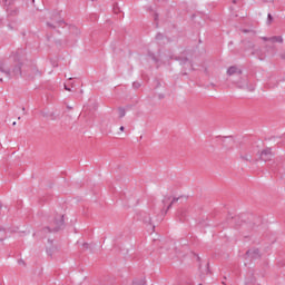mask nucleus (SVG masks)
Instances as JSON below:
<instances>
[{
	"label": "nucleus",
	"mask_w": 285,
	"mask_h": 285,
	"mask_svg": "<svg viewBox=\"0 0 285 285\" xmlns=\"http://www.w3.org/2000/svg\"><path fill=\"white\" fill-rule=\"evenodd\" d=\"M23 55H26V51H23V49H17L14 52L11 53L10 59H12L13 61L11 68H9L11 72V79L12 77L14 79L23 77V68H26V65L23 63V61H21Z\"/></svg>",
	"instance_id": "obj_1"
},
{
	"label": "nucleus",
	"mask_w": 285,
	"mask_h": 285,
	"mask_svg": "<svg viewBox=\"0 0 285 285\" xmlns=\"http://www.w3.org/2000/svg\"><path fill=\"white\" fill-rule=\"evenodd\" d=\"M65 224L66 220L63 219V215H56L49 222V226L42 228L41 233H59V230H61Z\"/></svg>",
	"instance_id": "obj_2"
},
{
	"label": "nucleus",
	"mask_w": 285,
	"mask_h": 285,
	"mask_svg": "<svg viewBox=\"0 0 285 285\" xmlns=\"http://www.w3.org/2000/svg\"><path fill=\"white\" fill-rule=\"evenodd\" d=\"M37 77H41V71H39V68L35 65H26L23 67V79H28L29 81H32V79H37Z\"/></svg>",
	"instance_id": "obj_3"
},
{
	"label": "nucleus",
	"mask_w": 285,
	"mask_h": 285,
	"mask_svg": "<svg viewBox=\"0 0 285 285\" xmlns=\"http://www.w3.org/2000/svg\"><path fill=\"white\" fill-rule=\"evenodd\" d=\"M275 155L273 154V148H266L261 151L259 159L261 161H271Z\"/></svg>",
	"instance_id": "obj_4"
},
{
	"label": "nucleus",
	"mask_w": 285,
	"mask_h": 285,
	"mask_svg": "<svg viewBox=\"0 0 285 285\" xmlns=\"http://www.w3.org/2000/svg\"><path fill=\"white\" fill-rule=\"evenodd\" d=\"M246 259H259L262 254H259V248L248 249L245 254Z\"/></svg>",
	"instance_id": "obj_5"
},
{
	"label": "nucleus",
	"mask_w": 285,
	"mask_h": 285,
	"mask_svg": "<svg viewBox=\"0 0 285 285\" xmlns=\"http://www.w3.org/2000/svg\"><path fill=\"white\" fill-rule=\"evenodd\" d=\"M237 88L240 90H248V92H255V83H249L245 80V82H237Z\"/></svg>",
	"instance_id": "obj_6"
},
{
	"label": "nucleus",
	"mask_w": 285,
	"mask_h": 285,
	"mask_svg": "<svg viewBox=\"0 0 285 285\" xmlns=\"http://www.w3.org/2000/svg\"><path fill=\"white\" fill-rule=\"evenodd\" d=\"M228 77H233V75H238L242 77V69L237 68L236 66H232L227 69Z\"/></svg>",
	"instance_id": "obj_7"
},
{
	"label": "nucleus",
	"mask_w": 285,
	"mask_h": 285,
	"mask_svg": "<svg viewBox=\"0 0 285 285\" xmlns=\"http://www.w3.org/2000/svg\"><path fill=\"white\" fill-rule=\"evenodd\" d=\"M0 72L6 75V77H8V79H11L10 68H6V63L4 62H0Z\"/></svg>",
	"instance_id": "obj_8"
},
{
	"label": "nucleus",
	"mask_w": 285,
	"mask_h": 285,
	"mask_svg": "<svg viewBox=\"0 0 285 285\" xmlns=\"http://www.w3.org/2000/svg\"><path fill=\"white\" fill-rule=\"evenodd\" d=\"M269 41L272 43H284V38H282V36H273L269 37Z\"/></svg>",
	"instance_id": "obj_9"
},
{
	"label": "nucleus",
	"mask_w": 285,
	"mask_h": 285,
	"mask_svg": "<svg viewBox=\"0 0 285 285\" xmlns=\"http://www.w3.org/2000/svg\"><path fill=\"white\" fill-rule=\"evenodd\" d=\"M198 268L200 271V277H204V275H208V273H210V263H206L205 272L202 271V264H199Z\"/></svg>",
	"instance_id": "obj_10"
},
{
	"label": "nucleus",
	"mask_w": 285,
	"mask_h": 285,
	"mask_svg": "<svg viewBox=\"0 0 285 285\" xmlns=\"http://www.w3.org/2000/svg\"><path fill=\"white\" fill-rule=\"evenodd\" d=\"M228 144H229L230 146H233V144H235V140H233L232 137H225V138L223 139V146H225V148H228Z\"/></svg>",
	"instance_id": "obj_11"
},
{
	"label": "nucleus",
	"mask_w": 285,
	"mask_h": 285,
	"mask_svg": "<svg viewBox=\"0 0 285 285\" xmlns=\"http://www.w3.org/2000/svg\"><path fill=\"white\" fill-rule=\"evenodd\" d=\"M144 224H148L149 226H153V218L150 217V214H145L142 217Z\"/></svg>",
	"instance_id": "obj_12"
},
{
	"label": "nucleus",
	"mask_w": 285,
	"mask_h": 285,
	"mask_svg": "<svg viewBox=\"0 0 285 285\" xmlns=\"http://www.w3.org/2000/svg\"><path fill=\"white\" fill-rule=\"evenodd\" d=\"M177 202H179V197H174L170 204L167 206L166 213H168V210H170V208H173V205L177 204Z\"/></svg>",
	"instance_id": "obj_13"
},
{
	"label": "nucleus",
	"mask_w": 285,
	"mask_h": 285,
	"mask_svg": "<svg viewBox=\"0 0 285 285\" xmlns=\"http://www.w3.org/2000/svg\"><path fill=\"white\" fill-rule=\"evenodd\" d=\"M176 61L180 62V66H186V63H188V58L187 57H178L176 58Z\"/></svg>",
	"instance_id": "obj_14"
},
{
	"label": "nucleus",
	"mask_w": 285,
	"mask_h": 285,
	"mask_svg": "<svg viewBox=\"0 0 285 285\" xmlns=\"http://www.w3.org/2000/svg\"><path fill=\"white\" fill-rule=\"evenodd\" d=\"M8 237L7 233H6V228L0 226V242H3V239H6Z\"/></svg>",
	"instance_id": "obj_15"
},
{
	"label": "nucleus",
	"mask_w": 285,
	"mask_h": 285,
	"mask_svg": "<svg viewBox=\"0 0 285 285\" xmlns=\"http://www.w3.org/2000/svg\"><path fill=\"white\" fill-rule=\"evenodd\" d=\"M240 159H243V161H253V156L252 155H240Z\"/></svg>",
	"instance_id": "obj_16"
},
{
	"label": "nucleus",
	"mask_w": 285,
	"mask_h": 285,
	"mask_svg": "<svg viewBox=\"0 0 285 285\" xmlns=\"http://www.w3.org/2000/svg\"><path fill=\"white\" fill-rule=\"evenodd\" d=\"M118 112L120 119H124V117H126V109L124 107H119Z\"/></svg>",
	"instance_id": "obj_17"
},
{
	"label": "nucleus",
	"mask_w": 285,
	"mask_h": 285,
	"mask_svg": "<svg viewBox=\"0 0 285 285\" xmlns=\"http://www.w3.org/2000/svg\"><path fill=\"white\" fill-rule=\"evenodd\" d=\"M12 0H2V6H4V8H8L9 6H12Z\"/></svg>",
	"instance_id": "obj_18"
},
{
	"label": "nucleus",
	"mask_w": 285,
	"mask_h": 285,
	"mask_svg": "<svg viewBox=\"0 0 285 285\" xmlns=\"http://www.w3.org/2000/svg\"><path fill=\"white\" fill-rule=\"evenodd\" d=\"M132 285H146V279L134 281Z\"/></svg>",
	"instance_id": "obj_19"
},
{
	"label": "nucleus",
	"mask_w": 285,
	"mask_h": 285,
	"mask_svg": "<svg viewBox=\"0 0 285 285\" xmlns=\"http://www.w3.org/2000/svg\"><path fill=\"white\" fill-rule=\"evenodd\" d=\"M149 57L153 59V61H155L156 63L159 62V59H157V56H155V53L149 52Z\"/></svg>",
	"instance_id": "obj_20"
},
{
	"label": "nucleus",
	"mask_w": 285,
	"mask_h": 285,
	"mask_svg": "<svg viewBox=\"0 0 285 285\" xmlns=\"http://www.w3.org/2000/svg\"><path fill=\"white\" fill-rule=\"evenodd\" d=\"M141 86V82H139V81H135L134 83H132V88L135 89V90H139V87Z\"/></svg>",
	"instance_id": "obj_21"
},
{
	"label": "nucleus",
	"mask_w": 285,
	"mask_h": 285,
	"mask_svg": "<svg viewBox=\"0 0 285 285\" xmlns=\"http://www.w3.org/2000/svg\"><path fill=\"white\" fill-rule=\"evenodd\" d=\"M273 23V14L268 13L267 14V24L271 26Z\"/></svg>",
	"instance_id": "obj_22"
},
{
	"label": "nucleus",
	"mask_w": 285,
	"mask_h": 285,
	"mask_svg": "<svg viewBox=\"0 0 285 285\" xmlns=\"http://www.w3.org/2000/svg\"><path fill=\"white\" fill-rule=\"evenodd\" d=\"M164 39V33L156 35V41H161Z\"/></svg>",
	"instance_id": "obj_23"
},
{
	"label": "nucleus",
	"mask_w": 285,
	"mask_h": 285,
	"mask_svg": "<svg viewBox=\"0 0 285 285\" xmlns=\"http://www.w3.org/2000/svg\"><path fill=\"white\" fill-rule=\"evenodd\" d=\"M90 19H91V21H97V19H98L97 13L91 14Z\"/></svg>",
	"instance_id": "obj_24"
},
{
	"label": "nucleus",
	"mask_w": 285,
	"mask_h": 285,
	"mask_svg": "<svg viewBox=\"0 0 285 285\" xmlns=\"http://www.w3.org/2000/svg\"><path fill=\"white\" fill-rule=\"evenodd\" d=\"M47 26H48V28H51V30H55L57 28V26H55V24H52L50 22H47Z\"/></svg>",
	"instance_id": "obj_25"
},
{
	"label": "nucleus",
	"mask_w": 285,
	"mask_h": 285,
	"mask_svg": "<svg viewBox=\"0 0 285 285\" xmlns=\"http://www.w3.org/2000/svg\"><path fill=\"white\" fill-rule=\"evenodd\" d=\"M170 202V196H167L163 199V204H168Z\"/></svg>",
	"instance_id": "obj_26"
},
{
	"label": "nucleus",
	"mask_w": 285,
	"mask_h": 285,
	"mask_svg": "<svg viewBox=\"0 0 285 285\" xmlns=\"http://www.w3.org/2000/svg\"><path fill=\"white\" fill-rule=\"evenodd\" d=\"M18 264H19L20 266H26V261H23V259L20 258V259L18 261Z\"/></svg>",
	"instance_id": "obj_27"
},
{
	"label": "nucleus",
	"mask_w": 285,
	"mask_h": 285,
	"mask_svg": "<svg viewBox=\"0 0 285 285\" xmlns=\"http://www.w3.org/2000/svg\"><path fill=\"white\" fill-rule=\"evenodd\" d=\"M242 32H244L246 35V33L250 32V30L249 29H242Z\"/></svg>",
	"instance_id": "obj_28"
},
{
	"label": "nucleus",
	"mask_w": 285,
	"mask_h": 285,
	"mask_svg": "<svg viewBox=\"0 0 285 285\" xmlns=\"http://www.w3.org/2000/svg\"><path fill=\"white\" fill-rule=\"evenodd\" d=\"M262 40H263V41H271V38H268V37H263Z\"/></svg>",
	"instance_id": "obj_29"
},
{
	"label": "nucleus",
	"mask_w": 285,
	"mask_h": 285,
	"mask_svg": "<svg viewBox=\"0 0 285 285\" xmlns=\"http://www.w3.org/2000/svg\"><path fill=\"white\" fill-rule=\"evenodd\" d=\"M166 96L164 94L158 95V99H164Z\"/></svg>",
	"instance_id": "obj_30"
},
{
	"label": "nucleus",
	"mask_w": 285,
	"mask_h": 285,
	"mask_svg": "<svg viewBox=\"0 0 285 285\" xmlns=\"http://www.w3.org/2000/svg\"><path fill=\"white\" fill-rule=\"evenodd\" d=\"M82 246H83V248H89L90 247V245L88 243H83Z\"/></svg>",
	"instance_id": "obj_31"
},
{
	"label": "nucleus",
	"mask_w": 285,
	"mask_h": 285,
	"mask_svg": "<svg viewBox=\"0 0 285 285\" xmlns=\"http://www.w3.org/2000/svg\"><path fill=\"white\" fill-rule=\"evenodd\" d=\"M65 90H68L69 92L71 91V89L65 85Z\"/></svg>",
	"instance_id": "obj_32"
},
{
	"label": "nucleus",
	"mask_w": 285,
	"mask_h": 285,
	"mask_svg": "<svg viewBox=\"0 0 285 285\" xmlns=\"http://www.w3.org/2000/svg\"><path fill=\"white\" fill-rule=\"evenodd\" d=\"M124 130H126V128L124 126H121L120 131L124 132Z\"/></svg>",
	"instance_id": "obj_33"
},
{
	"label": "nucleus",
	"mask_w": 285,
	"mask_h": 285,
	"mask_svg": "<svg viewBox=\"0 0 285 285\" xmlns=\"http://www.w3.org/2000/svg\"><path fill=\"white\" fill-rule=\"evenodd\" d=\"M197 262L200 263L202 262V257L197 256Z\"/></svg>",
	"instance_id": "obj_34"
},
{
	"label": "nucleus",
	"mask_w": 285,
	"mask_h": 285,
	"mask_svg": "<svg viewBox=\"0 0 285 285\" xmlns=\"http://www.w3.org/2000/svg\"><path fill=\"white\" fill-rule=\"evenodd\" d=\"M59 26H61V23H63V21H59V22H57Z\"/></svg>",
	"instance_id": "obj_35"
},
{
	"label": "nucleus",
	"mask_w": 285,
	"mask_h": 285,
	"mask_svg": "<svg viewBox=\"0 0 285 285\" xmlns=\"http://www.w3.org/2000/svg\"><path fill=\"white\" fill-rule=\"evenodd\" d=\"M159 86H161V82H158V83H157V88H159Z\"/></svg>",
	"instance_id": "obj_36"
},
{
	"label": "nucleus",
	"mask_w": 285,
	"mask_h": 285,
	"mask_svg": "<svg viewBox=\"0 0 285 285\" xmlns=\"http://www.w3.org/2000/svg\"><path fill=\"white\" fill-rule=\"evenodd\" d=\"M12 126H17V121H13V122H12Z\"/></svg>",
	"instance_id": "obj_37"
},
{
	"label": "nucleus",
	"mask_w": 285,
	"mask_h": 285,
	"mask_svg": "<svg viewBox=\"0 0 285 285\" xmlns=\"http://www.w3.org/2000/svg\"><path fill=\"white\" fill-rule=\"evenodd\" d=\"M158 17H159V16H158V14H156V17H155V20H156V21H157Z\"/></svg>",
	"instance_id": "obj_38"
},
{
	"label": "nucleus",
	"mask_w": 285,
	"mask_h": 285,
	"mask_svg": "<svg viewBox=\"0 0 285 285\" xmlns=\"http://www.w3.org/2000/svg\"><path fill=\"white\" fill-rule=\"evenodd\" d=\"M233 3H237V0H233Z\"/></svg>",
	"instance_id": "obj_39"
},
{
	"label": "nucleus",
	"mask_w": 285,
	"mask_h": 285,
	"mask_svg": "<svg viewBox=\"0 0 285 285\" xmlns=\"http://www.w3.org/2000/svg\"><path fill=\"white\" fill-rule=\"evenodd\" d=\"M210 86H213V88H215V83H210Z\"/></svg>",
	"instance_id": "obj_40"
},
{
	"label": "nucleus",
	"mask_w": 285,
	"mask_h": 285,
	"mask_svg": "<svg viewBox=\"0 0 285 285\" xmlns=\"http://www.w3.org/2000/svg\"><path fill=\"white\" fill-rule=\"evenodd\" d=\"M269 86V88H275V86H271V85H268Z\"/></svg>",
	"instance_id": "obj_41"
},
{
	"label": "nucleus",
	"mask_w": 285,
	"mask_h": 285,
	"mask_svg": "<svg viewBox=\"0 0 285 285\" xmlns=\"http://www.w3.org/2000/svg\"><path fill=\"white\" fill-rule=\"evenodd\" d=\"M22 111H26V107H22Z\"/></svg>",
	"instance_id": "obj_42"
},
{
	"label": "nucleus",
	"mask_w": 285,
	"mask_h": 285,
	"mask_svg": "<svg viewBox=\"0 0 285 285\" xmlns=\"http://www.w3.org/2000/svg\"><path fill=\"white\" fill-rule=\"evenodd\" d=\"M10 30H12V26L9 24Z\"/></svg>",
	"instance_id": "obj_43"
},
{
	"label": "nucleus",
	"mask_w": 285,
	"mask_h": 285,
	"mask_svg": "<svg viewBox=\"0 0 285 285\" xmlns=\"http://www.w3.org/2000/svg\"><path fill=\"white\" fill-rule=\"evenodd\" d=\"M153 230H155V225H153Z\"/></svg>",
	"instance_id": "obj_44"
},
{
	"label": "nucleus",
	"mask_w": 285,
	"mask_h": 285,
	"mask_svg": "<svg viewBox=\"0 0 285 285\" xmlns=\"http://www.w3.org/2000/svg\"><path fill=\"white\" fill-rule=\"evenodd\" d=\"M282 59H285V56H282Z\"/></svg>",
	"instance_id": "obj_45"
},
{
	"label": "nucleus",
	"mask_w": 285,
	"mask_h": 285,
	"mask_svg": "<svg viewBox=\"0 0 285 285\" xmlns=\"http://www.w3.org/2000/svg\"><path fill=\"white\" fill-rule=\"evenodd\" d=\"M0 81H3V78H0Z\"/></svg>",
	"instance_id": "obj_46"
},
{
	"label": "nucleus",
	"mask_w": 285,
	"mask_h": 285,
	"mask_svg": "<svg viewBox=\"0 0 285 285\" xmlns=\"http://www.w3.org/2000/svg\"><path fill=\"white\" fill-rule=\"evenodd\" d=\"M0 208H2V205H1V203H0Z\"/></svg>",
	"instance_id": "obj_47"
},
{
	"label": "nucleus",
	"mask_w": 285,
	"mask_h": 285,
	"mask_svg": "<svg viewBox=\"0 0 285 285\" xmlns=\"http://www.w3.org/2000/svg\"><path fill=\"white\" fill-rule=\"evenodd\" d=\"M14 3V0H11Z\"/></svg>",
	"instance_id": "obj_48"
}]
</instances>
